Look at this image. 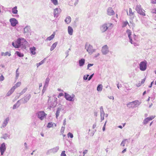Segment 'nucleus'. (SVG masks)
I'll return each instance as SVG.
<instances>
[{
	"instance_id": "f257e3e1",
	"label": "nucleus",
	"mask_w": 156,
	"mask_h": 156,
	"mask_svg": "<svg viewBox=\"0 0 156 156\" xmlns=\"http://www.w3.org/2000/svg\"><path fill=\"white\" fill-rule=\"evenodd\" d=\"M135 10L137 11V12L140 15L143 16H145L146 15L144 12V10L141 8V6L140 5H137L136 6Z\"/></svg>"
},
{
	"instance_id": "f03ea898",
	"label": "nucleus",
	"mask_w": 156,
	"mask_h": 156,
	"mask_svg": "<svg viewBox=\"0 0 156 156\" xmlns=\"http://www.w3.org/2000/svg\"><path fill=\"white\" fill-rule=\"evenodd\" d=\"M147 62L146 61L140 62V69L142 71H145L147 68Z\"/></svg>"
},
{
	"instance_id": "7ed1b4c3",
	"label": "nucleus",
	"mask_w": 156,
	"mask_h": 156,
	"mask_svg": "<svg viewBox=\"0 0 156 156\" xmlns=\"http://www.w3.org/2000/svg\"><path fill=\"white\" fill-rule=\"evenodd\" d=\"M75 95L73 94L72 96L66 93H65V97L66 100L69 101H73L74 100Z\"/></svg>"
},
{
	"instance_id": "20e7f679",
	"label": "nucleus",
	"mask_w": 156,
	"mask_h": 156,
	"mask_svg": "<svg viewBox=\"0 0 156 156\" xmlns=\"http://www.w3.org/2000/svg\"><path fill=\"white\" fill-rule=\"evenodd\" d=\"M37 116L41 120H43L46 117L47 114L44 111H40L37 113Z\"/></svg>"
},
{
	"instance_id": "39448f33",
	"label": "nucleus",
	"mask_w": 156,
	"mask_h": 156,
	"mask_svg": "<svg viewBox=\"0 0 156 156\" xmlns=\"http://www.w3.org/2000/svg\"><path fill=\"white\" fill-rule=\"evenodd\" d=\"M6 149V147L5 146V144L3 143L0 147V150L1 153V155H2L4 152L5 151Z\"/></svg>"
},
{
	"instance_id": "423d86ee",
	"label": "nucleus",
	"mask_w": 156,
	"mask_h": 156,
	"mask_svg": "<svg viewBox=\"0 0 156 156\" xmlns=\"http://www.w3.org/2000/svg\"><path fill=\"white\" fill-rule=\"evenodd\" d=\"M102 52L103 54H106L108 52V47L107 45H106L103 46L102 48Z\"/></svg>"
},
{
	"instance_id": "0eeeda50",
	"label": "nucleus",
	"mask_w": 156,
	"mask_h": 156,
	"mask_svg": "<svg viewBox=\"0 0 156 156\" xmlns=\"http://www.w3.org/2000/svg\"><path fill=\"white\" fill-rule=\"evenodd\" d=\"M20 41L19 40V38L14 43L12 42V45L15 48H19L20 45Z\"/></svg>"
},
{
	"instance_id": "6e6552de",
	"label": "nucleus",
	"mask_w": 156,
	"mask_h": 156,
	"mask_svg": "<svg viewBox=\"0 0 156 156\" xmlns=\"http://www.w3.org/2000/svg\"><path fill=\"white\" fill-rule=\"evenodd\" d=\"M154 118V116H151L150 117H147L145 119L143 122V123L144 124H147L149 121H151Z\"/></svg>"
},
{
	"instance_id": "1a4fd4ad",
	"label": "nucleus",
	"mask_w": 156,
	"mask_h": 156,
	"mask_svg": "<svg viewBox=\"0 0 156 156\" xmlns=\"http://www.w3.org/2000/svg\"><path fill=\"white\" fill-rule=\"evenodd\" d=\"M10 21L11 25L13 27L15 26L17 23V21L15 18H12L10 19Z\"/></svg>"
},
{
	"instance_id": "9d476101",
	"label": "nucleus",
	"mask_w": 156,
	"mask_h": 156,
	"mask_svg": "<svg viewBox=\"0 0 156 156\" xmlns=\"http://www.w3.org/2000/svg\"><path fill=\"white\" fill-rule=\"evenodd\" d=\"M107 12L108 14L110 16L113 15L115 14V12L112 8H108Z\"/></svg>"
},
{
	"instance_id": "9b49d317",
	"label": "nucleus",
	"mask_w": 156,
	"mask_h": 156,
	"mask_svg": "<svg viewBox=\"0 0 156 156\" xmlns=\"http://www.w3.org/2000/svg\"><path fill=\"white\" fill-rule=\"evenodd\" d=\"M87 51L88 52L89 54H91L94 51V50L93 49L92 46L89 45L87 47Z\"/></svg>"
},
{
	"instance_id": "f8f14e48",
	"label": "nucleus",
	"mask_w": 156,
	"mask_h": 156,
	"mask_svg": "<svg viewBox=\"0 0 156 156\" xmlns=\"http://www.w3.org/2000/svg\"><path fill=\"white\" fill-rule=\"evenodd\" d=\"M19 40L20 41L19 42L20 46L21 45H25L27 43V41L26 40L23 38H20Z\"/></svg>"
},
{
	"instance_id": "ddd939ff",
	"label": "nucleus",
	"mask_w": 156,
	"mask_h": 156,
	"mask_svg": "<svg viewBox=\"0 0 156 156\" xmlns=\"http://www.w3.org/2000/svg\"><path fill=\"white\" fill-rule=\"evenodd\" d=\"M108 29V27L106 24H104L101 27V30L102 32H104L106 31Z\"/></svg>"
},
{
	"instance_id": "4468645a",
	"label": "nucleus",
	"mask_w": 156,
	"mask_h": 156,
	"mask_svg": "<svg viewBox=\"0 0 156 156\" xmlns=\"http://www.w3.org/2000/svg\"><path fill=\"white\" fill-rule=\"evenodd\" d=\"M30 51L31 53L33 55H34L36 54V48L35 47H31L30 48Z\"/></svg>"
},
{
	"instance_id": "2eb2a0df",
	"label": "nucleus",
	"mask_w": 156,
	"mask_h": 156,
	"mask_svg": "<svg viewBox=\"0 0 156 156\" xmlns=\"http://www.w3.org/2000/svg\"><path fill=\"white\" fill-rule=\"evenodd\" d=\"M55 33L54 32L53 33V34L50 37H48L46 39V41H50L51 40H52L55 37Z\"/></svg>"
},
{
	"instance_id": "dca6fc26",
	"label": "nucleus",
	"mask_w": 156,
	"mask_h": 156,
	"mask_svg": "<svg viewBox=\"0 0 156 156\" xmlns=\"http://www.w3.org/2000/svg\"><path fill=\"white\" fill-rule=\"evenodd\" d=\"M68 31L70 35H72L73 34V30L72 28L70 26H69L68 27Z\"/></svg>"
},
{
	"instance_id": "f3484780",
	"label": "nucleus",
	"mask_w": 156,
	"mask_h": 156,
	"mask_svg": "<svg viewBox=\"0 0 156 156\" xmlns=\"http://www.w3.org/2000/svg\"><path fill=\"white\" fill-rule=\"evenodd\" d=\"M21 85V82H17L15 85L12 88L14 90L17 88L18 87H20Z\"/></svg>"
},
{
	"instance_id": "a211bd4d",
	"label": "nucleus",
	"mask_w": 156,
	"mask_h": 156,
	"mask_svg": "<svg viewBox=\"0 0 156 156\" xmlns=\"http://www.w3.org/2000/svg\"><path fill=\"white\" fill-rule=\"evenodd\" d=\"M85 60L84 58H82L79 61V65L80 66H82L84 64Z\"/></svg>"
},
{
	"instance_id": "6ab92c4d",
	"label": "nucleus",
	"mask_w": 156,
	"mask_h": 156,
	"mask_svg": "<svg viewBox=\"0 0 156 156\" xmlns=\"http://www.w3.org/2000/svg\"><path fill=\"white\" fill-rule=\"evenodd\" d=\"M135 102V101H133L132 102H130L127 104V106L129 108L133 107L134 106L133 103Z\"/></svg>"
},
{
	"instance_id": "aec40b11",
	"label": "nucleus",
	"mask_w": 156,
	"mask_h": 156,
	"mask_svg": "<svg viewBox=\"0 0 156 156\" xmlns=\"http://www.w3.org/2000/svg\"><path fill=\"white\" fill-rule=\"evenodd\" d=\"M71 17L70 16H68L66 18L65 21L67 23L69 24L71 22Z\"/></svg>"
},
{
	"instance_id": "412c9836",
	"label": "nucleus",
	"mask_w": 156,
	"mask_h": 156,
	"mask_svg": "<svg viewBox=\"0 0 156 156\" xmlns=\"http://www.w3.org/2000/svg\"><path fill=\"white\" fill-rule=\"evenodd\" d=\"M12 12L14 14H16L18 12L17 7L16 6L12 9Z\"/></svg>"
},
{
	"instance_id": "4be33fe9",
	"label": "nucleus",
	"mask_w": 156,
	"mask_h": 156,
	"mask_svg": "<svg viewBox=\"0 0 156 156\" xmlns=\"http://www.w3.org/2000/svg\"><path fill=\"white\" fill-rule=\"evenodd\" d=\"M57 44V42H55L53 44L50 48V50L51 51L53 50L56 47Z\"/></svg>"
},
{
	"instance_id": "5701e85b",
	"label": "nucleus",
	"mask_w": 156,
	"mask_h": 156,
	"mask_svg": "<svg viewBox=\"0 0 156 156\" xmlns=\"http://www.w3.org/2000/svg\"><path fill=\"white\" fill-rule=\"evenodd\" d=\"M14 90H15L12 87L7 93V96L10 95L13 92H14Z\"/></svg>"
},
{
	"instance_id": "b1692460",
	"label": "nucleus",
	"mask_w": 156,
	"mask_h": 156,
	"mask_svg": "<svg viewBox=\"0 0 156 156\" xmlns=\"http://www.w3.org/2000/svg\"><path fill=\"white\" fill-rule=\"evenodd\" d=\"M127 25H129V23L127 21H123L122 22V27H126Z\"/></svg>"
},
{
	"instance_id": "393cba45",
	"label": "nucleus",
	"mask_w": 156,
	"mask_h": 156,
	"mask_svg": "<svg viewBox=\"0 0 156 156\" xmlns=\"http://www.w3.org/2000/svg\"><path fill=\"white\" fill-rule=\"evenodd\" d=\"M58 8H56L54 9V17L57 16L58 14Z\"/></svg>"
},
{
	"instance_id": "a878e982",
	"label": "nucleus",
	"mask_w": 156,
	"mask_h": 156,
	"mask_svg": "<svg viewBox=\"0 0 156 156\" xmlns=\"http://www.w3.org/2000/svg\"><path fill=\"white\" fill-rule=\"evenodd\" d=\"M129 15L130 16H133L134 14V12H133L132 9L130 8L129 9Z\"/></svg>"
},
{
	"instance_id": "bb28decb",
	"label": "nucleus",
	"mask_w": 156,
	"mask_h": 156,
	"mask_svg": "<svg viewBox=\"0 0 156 156\" xmlns=\"http://www.w3.org/2000/svg\"><path fill=\"white\" fill-rule=\"evenodd\" d=\"M61 111V108H58L56 113V118H58V116L59 115V113L60 112V111Z\"/></svg>"
},
{
	"instance_id": "cd10ccee",
	"label": "nucleus",
	"mask_w": 156,
	"mask_h": 156,
	"mask_svg": "<svg viewBox=\"0 0 156 156\" xmlns=\"http://www.w3.org/2000/svg\"><path fill=\"white\" fill-rule=\"evenodd\" d=\"M102 85L101 84L99 85L97 88V90L98 91H101L102 89Z\"/></svg>"
},
{
	"instance_id": "c85d7f7f",
	"label": "nucleus",
	"mask_w": 156,
	"mask_h": 156,
	"mask_svg": "<svg viewBox=\"0 0 156 156\" xmlns=\"http://www.w3.org/2000/svg\"><path fill=\"white\" fill-rule=\"evenodd\" d=\"M126 32L127 33L128 37H131L130 36L132 34V32L131 30L129 29L127 30Z\"/></svg>"
},
{
	"instance_id": "c756f323",
	"label": "nucleus",
	"mask_w": 156,
	"mask_h": 156,
	"mask_svg": "<svg viewBox=\"0 0 156 156\" xmlns=\"http://www.w3.org/2000/svg\"><path fill=\"white\" fill-rule=\"evenodd\" d=\"M16 55L19 57H23L24 56V55L23 54L19 51H16Z\"/></svg>"
},
{
	"instance_id": "7c9ffc66",
	"label": "nucleus",
	"mask_w": 156,
	"mask_h": 156,
	"mask_svg": "<svg viewBox=\"0 0 156 156\" xmlns=\"http://www.w3.org/2000/svg\"><path fill=\"white\" fill-rule=\"evenodd\" d=\"M126 142H128L127 140H123L122 141V143L121 144V145L122 146H123V147L124 146L125 143Z\"/></svg>"
},
{
	"instance_id": "2f4dec72",
	"label": "nucleus",
	"mask_w": 156,
	"mask_h": 156,
	"mask_svg": "<svg viewBox=\"0 0 156 156\" xmlns=\"http://www.w3.org/2000/svg\"><path fill=\"white\" fill-rule=\"evenodd\" d=\"M51 2H52L55 5H57L58 4L57 0H51Z\"/></svg>"
},
{
	"instance_id": "473e14b6",
	"label": "nucleus",
	"mask_w": 156,
	"mask_h": 156,
	"mask_svg": "<svg viewBox=\"0 0 156 156\" xmlns=\"http://www.w3.org/2000/svg\"><path fill=\"white\" fill-rule=\"evenodd\" d=\"M53 126V124L52 122H49L48 123L47 126V127L49 128L52 127Z\"/></svg>"
},
{
	"instance_id": "72a5a7b5",
	"label": "nucleus",
	"mask_w": 156,
	"mask_h": 156,
	"mask_svg": "<svg viewBox=\"0 0 156 156\" xmlns=\"http://www.w3.org/2000/svg\"><path fill=\"white\" fill-rule=\"evenodd\" d=\"M44 60L41 61V62H40L39 63H37L36 64V65L38 67L39 66H40L41 65H42L43 63H44Z\"/></svg>"
},
{
	"instance_id": "f704fd0d",
	"label": "nucleus",
	"mask_w": 156,
	"mask_h": 156,
	"mask_svg": "<svg viewBox=\"0 0 156 156\" xmlns=\"http://www.w3.org/2000/svg\"><path fill=\"white\" fill-rule=\"evenodd\" d=\"M50 81V79L48 78H47L45 80V85H48Z\"/></svg>"
},
{
	"instance_id": "c9c22d12",
	"label": "nucleus",
	"mask_w": 156,
	"mask_h": 156,
	"mask_svg": "<svg viewBox=\"0 0 156 156\" xmlns=\"http://www.w3.org/2000/svg\"><path fill=\"white\" fill-rule=\"evenodd\" d=\"M67 135L68 137H70L71 138L73 137V135L71 133L69 132Z\"/></svg>"
},
{
	"instance_id": "e433bc0d",
	"label": "nucleus",
	"mask_w": 156,
	"mask_h": 156,
	"mask_svg": "<svg viewBox=\"0 0 156 156\" xmlns=\"http://www.w3.org/2000/svg\"><path fill=\"white\" fill-rule=\"evenodd\" d=\"M27 87H26L24 88L21 91V93L22 94H23V93H25L27 90Z\"/></svg>"
},
{
	"instance_id": "4c0bfd02",
	"label": "nucleus",
	"mask_w": 156,
	"mask_h": 156,
	"mask_svg": "<svg viewBox=\"0 0 156 156\" xmlns=\"http://www.w3.org/2000/svg\"><path fill=\"white\" fill-rule=\"evenodd\" d=\"M29 31V28L27 27H25L24 28V32L26 33L28 32Z\"/></svg>"
},
{
	"instance_id": "58836bf2",
	"label": "nucleus",
	"mask_w": 156,
	"mask_h": 156,
	"mask_svg": "<svg viewBox=\"0 0 156 156\" xmlns=\"http://www.w3.org/2000/svg\"><path fill=\"white\" fill-rule=\"evenodd\" d=\"M65 151H63L61 154V156H66V154H65Z\"/></svg>"
},
{
	"instance_id": "ea45409f",
	"label": "nucleus",
	"mask_w": 156,
	"mask_h": 156,
	"mask_svg": "<svg viewBox=\"0 0 156 156\" xmlns=\"http://www.w3.org/2000/svg\"><path fill=\"white\" fill-rule=\"evenodd\" d=\"M4 79V78L3 75H2L0 76V81H2Z\"/></svg>"
},
{
	"instance_id": "a19ab883",
	"label": "nucleus",
	"mask_w": 156,
	"mask_h": 156,
	"mask_svg": "<svg viewBox=\"0 0 156 156\" xmlns=\"http://www.w3.org/2000/svg\"><path fill=\"white\" fill-rule=\"evenodd\" d=\"M101 121H102V120H104V114H101Z\"/></svg>"
},
{
	"instance_id": "79ce46f5",
	"label": "nucleus",
	"mask_w": 156,
	"mask_h": 156,
	"mask_svg": "<svg viewBox=\"0 0 156 156\" xmlns=\"http://www.w3.org/2000/svg\"><path fill=\"white\" fill-rule=\"evenodd\" d=\"M151 12L153 13H156V8L153 9L152 10Z\"/></svg>"
},
{
	"instance_id": "37998d69",
	"label": "nucleus",
	"mask_w": 156,
	"mask_h": 156,
	"mask_svg": "<svg viewBox=\"0 0 156 156\" xmlns=\"http://www.w3.org/2000/svg\"><path fill=\"white\" fill-rule=\"evenodd\" d=\"M106 122H107V121H105V123L104 125V126L103 127V131H104L105 130V126H106Z\"/></svg>"
},
{
	"instance_id": "c03bdc74",
	"label": "nucleus",
	"mask_w": 156,
	"mask_h": 156,
	"mask_svg": "<svg viewBox=\"0 0 156 156\" xmlns=\"http://www.w3.org/2000/svg\"><path fill=\"white\" fill-rule=\"evenodd\" d=\"M146 78H145L144 79H143L141 81V84H144Z\"/></svg>"
},
{
	"instance_id": "a18cd8bd",
	"label": "nucleus",
	"mask_w": 156,
	"mask_h": 156,
	"mask_svg": "<svg viewBox=\"0 0 156 156\" xmlns=\"http://www.w3.org/2000/svg\"><path fill=\"white\" fill-rule=\"evenodd\" d=\"M93 65V64H89L88 65H87V69H88L91 66H92Z\"/></svg>"
},
{
	"instance_id": "49530a36",
	"label": "nucleus",
	"mask_w": 156,
	"mask_h": 156,
	"mask_svg": "<svg viewBox=\"0 0 156 156\" xmlns=\"http://www.w3.org/2000/svg\"><path fill=\"white\" fill-rule=\"evenodd\" d=\"M63 95H64V94L63 93H60L58 96V98H59V97H61V96H63Z\"/></svg>"
},
{
	"instance_id": "de8ad7c7",
	"label": "nucleus",
	"mask_w": 156,
	"mask_h": 156,
	"mask_svg": "<svg viewBox=\"0 0 156 156\" xmlns=\"http://www.w3.org/2000/svg\"><path fill=\"white\" fill-rule=\"evenodd\" d=\"M151 3L153 4H156V0H151Z\"/></svg>"
},
{
	"instance_id": "09e8293b",
	"label": "nucleus",
	"mask_w": 156,
	"mask_h": 156,
	"mask_svg": "<svg viewBox=\"0 0 156 156\" xmlns=\"http://www.w3.org/2000/svg\"><path fill=\"white\" fill-rule=\"evenodd\" d=\"M5 55H8L9 56H10L11 55V54L10 53H9L8 52H6L5 53Z\"/></svg>"
},
{
	"instance_id": "8fccbe9b",
	"label": "nucleus",
	"mask_w": 156,
	"mask_h": 156,
	"mask_svg": "<svg viewBox=\"0 0 156 156\" xmlns=\"http://www.w3.org/2000/svg\"><path fill=\"white\" fill-rule=\"evenodd\" d=\"M93 75H94V74H92L90 76V77H89V78H88V80H90L92 78V77L93 76Z\"/></svg>"
},
{
	"instance_id": "3c124183",
	"label": "nucleus",
	"mask_w": 156,
	"mask_h": 156,
	"mask_svg": "<svg viewBox=\"0 0 156 156\" xmlns=\"http://www.w3.org/2000/svg\"><path fill=\"white\" fill-rule=\"evenodd\" d=\"M16 106H17V105L16 104L14 105L13 107V109H15L16 108Z\"/></svg>"
},
{
	"instance_id": "603ef678",
	"label": "nucleus",
	"mask_w": 156,
	"mask_h": 156,
	"mask_svg": "<svg viewBox=\"0 0 156 156\" xmlns=\"http://www.w3.org/2000/svg\"><path fill=\"white\" fill-rule=\"evenodd\" d=\"M87 152V150H85L83 152V154H84L83 156H84V154H86Z\"/></svg>"
},
{
	"instance_id": "864d4df0",
	"label": "nucleus",
	"mask_w": 156,
	"mask_h": 156,
	"mask_svg": "<svg viewBox=\"0 0 156 156\" xmlns=\"http://www.w3.org/2000/svg\"><path fill=\"white\" fill-rule=\"evenodd\" d=\"M96 124L95 123V124H94L93 126V129H94L95 128H96Z\"/></svg>"
},
{
	"instance_id": "5fc2aeb1",
	"label": "nucleus",
	"mask_w": 156,
	"mask_h": 156,
	"mask_svg": "<svg viewBox=\"0 0 156 156\" xmlns=\"http://www.w3.org/2000/svg\"><path fill=\"white\" fill-rule=\"evenodd\" d=\"M75 5H76L78 4V0H75Z\"/></svg>"
},
{
	"instance_id": "6e6d98bb",
	"label": "nucleus",
	"mask_w": 156,
	"mask_h": 156,
	"mask_svg": "<svg viewBox=\"0 0 156 156\" xmlns=\"http://www.w3.org/2000/svg\"><path fill=\"white\" fill-rule=\"evenodd\" d=\"M129 40H130V42H131V44H132V38L131 37H129Z\"/></svg>"
},
{
	"instance_id": "4d7b16f0",
	"label": "nucleus",
	"mask_w": 156,
	"mask_h": 156,
	"mask_svg": "<svg viewBox=\"0 0 156 156\" xmlns=\"http://www.w3.org/2000/svg\"><path fill=\"white\" fill-rule=\"evenodd\" d=\"M66 119H65L64 120V123H63V124L64 125H66Z\"/></svg>"
},
{
	"instance_id": "13d9d810",
	"label": "nucleus",
	"mask_w": 156,
	"mask_h": 156,
	"mask_svg": "<svg viewBox=\"0 0 156 156\" xmlns=\"http://www.w3.org/2000/svg\"><path fill=\"white\" fill-rule=\"evenodd\" d=\"M153 83V81L151 83V85L150 86H149V87H152V84Z\"/></svg>"
},
{
	"instance_id": "bf43d9fd",
	"label": "nucleus",
	"mask_w": 156,
	"mask_h": 156,
	"mask_svg": "<svg viewBox=\"0 0 156 156\" xmlns=\"http://www.w3.org/2000/svg\"><path fill=\"white\" fill-rule=\"evenodd\" d=\"M126 151V149H124V150H123L122 151V153H124Z\"/></svg>"
},
{
	"instance_id": "052dcab7",
	"label": "nucleus",
	"mask_w": 156,
	"mask_h": 156,
	"mask_svg": "<svg viewBox=\"0 0 156 156\" xmlns=\"http://www.w3.org/2000/svg\"><path fill=\"white\" fill-rule=\"evenodd\" d=\"M24 145H25V147H26V148H27V144L26 143H24Z\"/></svg>"
},
{
	"instance_id": "680f3d73",
	"label": "nucleus",
	"mask_w": 156,
	"mask_h": 156,
	"mask_svg": "<svg viewBox=\"0 0 156 156\" xmlns=\"http://www.w3.org/2000/svg\"><path fill=\"white\" fill-rule=\"evenodd\" d=\"M42 86V84L41 83H40L39 84V87H41Z\"/></svg>"
},
{
	"instance_id": "e2e57ef3",
	"label": "nucleus",
	"mask_w": 156,
	"mask_h": 156,
	"mask_svg": "<svg viewBox=\"0 0 156 156\" xmlns=\"http://www.w3.org/2000/svg\"><path fill=\"white\" fill-rule=\"evenodd\" d=\"M83 79L85 80H87V77H85V76H84V77H83Z\"/></svg>"
},
{
	"instance_id": "0e129e2a",
	"label": "nucleus",
	"mask_w": 156,
	"mask_h": 156,
	"mask_svg": "<svg viewBox=\"0 0 156 156\" xmlns=\"http://www.w3.org/2000/svg\"><path fill=\"white\" fill-rule=\"evenodd\" d=\"M118 127L119 128H120L121 129H122V126H119Z\"/></svg>"
},
{
	"instance_id": "69168bd1",
	"label": "nucleus",
	"mask_w": 156,
	"mask_h": 156,
	"mask_svg": "<svg viewBox=\"0 0 156 156\" xmlns=\"http://www.w3.org/2000/svg\"><path fill=\"white\" fill-rule=\"evenodd\" d=\"M58 90L59 91H62V90L61 89H59L58 88Z\"/></svg>"
},
{
	"instance_id": "338daca9",
	"label": "nucleus",
	"mask_w": 156,
	"mask_h": 156,
	"mask_svg": "<svg viewBox=\"0 0 156 156\" xmlns=\"http://www.w3.org/2000/svg\"><path fill=\"white\" fill-rule=\"evenodd\" d=\"M146 91H144L143 93V95H144L146 94Z\"/></svg>"
},
{
	"instance_id": "774afa93",
	"label": "nucleus",
	"mask_w": 156,
	"mask_h": 156,
	"mask_svg": "<svg viewBox=\"0 0 156 156\" xmlns=\"http://www.w3.org/2000/svg\"><path fill=\"white\" fill-rule=\"evenodd\" d=\"M41 136H44V134H43V133H41Z\"/></svg>"
}]
</instances>
